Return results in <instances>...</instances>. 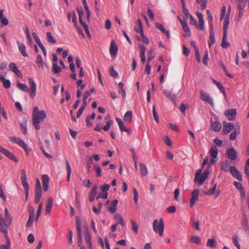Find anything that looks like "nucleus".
<instances>
[{
  "label": "nucleus",
  "instance_id": "obj_1",
  "mask_svg": "<svg viewBox=\"0 0 249 249\" xmlns=\"http://www.w3.org/2000/svg\"><path fill=\"white\" fill-rule=\"evenodd\" d=\"M46 113L44 110H41L39 112L32 115L33 125L36 130L40 129L39 124L46 118Z\"/></svg>",
  "mask_w": 249,
  "mask_h": 249
},
{
  "label": "nucleus",
  "instance_id": "obj_2",
  "mask_svg": "<svg viewBox=\"0 0 249 249\" xmlns=\"http://www.w3.org/2000/svg\"><path fill=\"white\" fill-rule=\"evenodd\" d=\"M209 174V172L208 170H205L202 174V170L201 169H197L195 174V182L200 185H202L208 178Z\"/></svg>",
  "mask_w": 249,
  "mask_h": 249
},
{
  "label": "nucleus",
  "instance_id": "obj_3",
  "mask_svg": "<svg viewBox=\"0 0 249 249\" xmlns=\"http://www.w3.org/2000/svg\"><path fill=\"white\" fill-rule=\"evenodd\" d=\"M153 230L156 233H158L160 236H161L163 234L164 231V224L162 218H160L159 221L157 219H155L153 223Z\"/></svg>",
  "mask_w": 249,
  "mask_h": 249
},
{
  "label": "nucleus",
  "instance_id": "obj_4",
  "mask_svg": "<svg viewBox=\"0 0 249 249\" xmlns=\"http://www.w3.org/2000/svg\"><path fill=\"white\" fill-rule=\"evenodd\" d=\"M9 139L11 142L18 144L25 151L27 152V145L26 143L20 138L16 137H10Z\"/></svg>",
  "mask_w": 249,
  "mask_h": 249
},
{
  "label": "nucleus",
  "instance_id": "obj_5",
  "mask_svg": "<svg viewBox=\"0 0 249 249\" xmlns=\"http://www.w3.org/2000/svg\"><path fill=\"white\" fill-rule=\"evenodd\" d=\"M210 154L212 158V159L210 160V165H212V164L216 162L217 161V156L218 154V149L215 146H213L211 148L210 150Z\"/></svg>",
  "mask_w": 249,
  "mask_h": 249
},
{
  "label": "nucleus",
  "instance_id": "obj_6",
  "mask_svg": "<svg viewBox=\"0 0 249 249\" xmlns=\"http://www.w3.org/2000/svg\"><path fill=\"white\" fill-rule=\"evenodd\" d=\"M200 99L202 100L209 104L212 106L213 105V100L207 92L203 90H200Z\"/></svg>",
  "mask_w": 249,
  "mask_h": 249
},
{
  "label": "nucleus",
  "instance_id": "obj_7",
  "mask_svg": "<svg viewBox=\"0 0 249 249\" xmlns=\"http://www.w3.org/2000/svg\"><path fill=\"white\" fill-rule=\"evenodd\" d=\"M29 84L30 85V96L32 98H34L36 95V84L31 78H29Z\"/></svg>",
  "mask_w": 249,
  "mask_h": 249
},
{
  "label": "nucleus",
  "instance_id": "obj_8",
  "mask_svg": "<svg viewBox=\"0 0 249 249\" xmlns=\"http://www.w3.org/2000/svg\"><path fill=\"white\" fill-rule=\"evenodd\" d=\"M230 171L232 176L240 181L242 180V177L240 172L233 166L230 167Z\"/></svg>",
  "mask_w": 249,
  "mask_h": 249
},
{
  "label": "nucleus",
  "instance_id": "obj_9",
  "mask_svg": "<svg viewBox=\"0 0 249 249\" xmlns=\"http://www.w3.org/2000/svg\"><path fill=\"white\" fill-rule=\"evenodd\" d=\"M198 196H199V190H198L195 189V190H194L193 191V192L191 194V197L190 201V206L191 207H192L195 204L196 202L198 200Z\"/></svg>",
  "mask_w": 249,
  "mask_h": 249
},
{
  "label": "nucleus",
  "instance_id": "obj_10",
  "mask_svg": "<svg viewBox=\"0 0 249 249\" xmlns=\"http://www.w3.org/2000/svg\"><path fill=\"white\" fill-rule=\"evenodd\" d=\"M225 116L230 121L234 120L236 116V110L235 109H231L227 110L224 113Z\"/></svg>",
  "mask_w": 249,
  "mask_h": 249
},
{
  "label": "nucleus",
  "instance_id": "obj_11",
  "mask_svg": "<svg viewBox=\"0 0 249 249\" xmlns=\"http://www.w3.org/2000/svg\"><path fill=\"white\" fill-rule=\"evenodd\" d=\"M234 128V126L232 123L225 122L223 124L222 133L223 134H227Z\"/></svg>",
  "mask_w": 249,
  "mask_h": 249
},
{
  "label": "nucleus",
  "instance_id": "obj_12",
  "mask_svg": "<svg viewBox=\"0 0 249 249\" xmlns=\"http://www.w3.org/2000/svg\"><path fill=\"white\" fill-rule=\"evenodd\" d=\"M163 93L165 96L169 99L173 103H175L176 99V95L174 94L171 91H169L167 89H164L162 91Z\"/></svg>",
  "mask_w": 249,
  "mask_h": 249
},
{
  "label": "nucleus",
  "instance_id": "obj_13",
  "mask_svg": "<svg viewBox=\"0 0 249 249\" xmlns=\"http://www.w3.org/2000/svg\"><path fill=\"white\" fill-rule=\"evenodd\" d=\"M228 11L229 12L227 13L226 18L224 19L223 22V33H228V26L230 23V8L229 7Z\"/></svg>",
  "mask_w": 249,
  "mask_h": 249
},
{
  "label": "nucleus",
  "instance_id": "obj_14",
  "mask_svg": "<svg viewBox=\"0 0 249 249\" xmlns=\"http://www.w3.org/2000/svg\"><path fill=\"white\" fill-rule=\"evenodd\" d=\"M21 181L24 189L29 188L28 182L27 179L26 172L24 170L21 171Z\"/></svg>",
  "mask_w": 249,
  "mask_h": 249
},
{
  "label": "nucleus",
  "instance_id": "obj_15",
  "mask_svg": "<svg viewBox=\"0 0 249 249\" xmlns=\"http://www.w3.org/2000/svg\"><path fill=\"white\" fill-rule=\"evenodd\" d=\"M50 178L47 175H43L42 176V185L43 187V190L46 192L49 189V182Z\"/></svg>",
  "mask_w": 249,
  "mask_h": 249
},
{
  "label": "nucleus",
  "instance_id": "obj_16",
  "mask_svg": "<svg viewBox=\"0 0 249 249\" xmlns=\"http://www.w3.org/2000/svg\"><path fill=\"white\" fill-rule=\"evenodd\" d=\"M9 69L10 71L14 72L18 77H20L22 73L18 69L16 64L14 63H11L9 65Z\"/></svg>",
  "mask_w": 249,
  "mask_h": 249
},
{
  "label": "nucleus",
  "instance_id": "obj_17",
  "mask_svg": "<svg viewBox=\"0 0 249 249\" xmlns=\"http://www.w3.org/2000/svg\"><path fill=\"white\" fill-rule=\"evenodd\" d=\"M111 55H116L118 52V46L114 41H111L109 49Z\"/></svg>",
  "mask_w": 249,
  "mask_h": 249
},
{
  "label": "nucleus",
  "instance_id": "obj_18",
  "mask_svg": "<svg viewBox=\"0 0 249 249\" xmlns=\"http://www.w3.org/2000/svg\"><path fill=\"white\" fill-rule=\"evenodd\" d=\"M196 15L198 18V21H199L198 29H199L200 30H203L204 29V21L203 20V16L202 14H201L199 12H196Z\"/></svg>",
  "mask_w": 249,
  "mask_h": 249
},
{
  "label": "nucleus",
  "instance_id": "obj_19",
  "mask_svg": "<svg viewBox=\"0 0 249 249\" xmlns=\"http://www.w3.org/2000/svg\"><path fill=\"white\" fill-rule=\"evenodd\" d=\"M17 43L18 46V50L22 56L24 57H28V55L26 52V48L25 46L23 44L20 43V42L18 41H17Z\"/></svg>",
  "mask_w": 249,
  "mask_h": 249
},
{
  "label": "nucleus",
  "instance_id": "obj_20",
  "mask_svg": "<svg viewBox=\"0 0 249 249\" xmlns=\"http://www.w3.org/2000/svg\"><path fill=\"white\" fill-rule=\"evenodd\" d=\"M227 155L229 159L232 160H235L237 158V153L236 150L233 148H230L227 150Z\"/></svg>",
  "mask_w": 249,
  "mask_h": 249
},
{
  "label": "nucleus",
  "instance_id": "obj_21",
  "mask_svg": "<svg viewBox=\"0 0 249 249\" xmlns=\"http://www.w3.org/2000/svg\"><path fill=\"white\" fill-rule=\"evenodd\" d=\"M156 27L160 30L163 34H165L168 38H170V33L168 30L165 29V28L162 26V24L158 23L155 24Z\"/></svg>",
  "mask_w": 249,
  "mask_h": 249
},
{
  "label": "nucleus",
  "instance_id": "obj_22",
  "mask_svg": "<svg viewBox=\"0 0 249 249\" xmlns=\"http://www.w3.org/2000/svg\"><path fill=\"white\" fill-rule=\"evenodd\" d=\"M97 186L95 185L89 194V200L92 202L94 200V198L97 195Z\"/></svg>",
  "mask_w": 249,
  "mask_h": 249
},
{
  "label": "nucleus",
  "instance_id": "obj_23",
  "mask_svg": "<svg viewBox=\"0 0 249 249\" xmlns=\"http://www.w3.org/2000/svg\"><path fill=\"white\" fill-rule=\"evenodd\" d=\"M36 63L39 70H43V66H46L45 63L43 62L42 57L40 54L37 56Z\"/></svg>",
  "mask_w": 249,
  "mask_h": 249
},
{
  "label": "nucleus",
  "instance_id": "obj_24",
  "mask_svg": "<svg viewBox=\"0 0 249 249\" xmlns=\"http://www.w3.org/2000/svg\"><path fill=\"white\" fill-rule=\"evenodd\" d=\"M53 199L52 197L48 198L46 208V214L49 215L53 206Z\"/></svg>",
  "mask_w": 249,
  "mask_h": 249
},
{
  "label": "nucleus",
  "instance_id": "obj_25",
  "mask_svg": "<svg viewBox=\"0 0 249 249\" xmlns=\"http://www.w3.org/2000/svg\"><path fill=\"white\" fill-rule=\"evenodd\" d=\"M228 33H223L221 46L223 48L226 49L230 46V44L227 41Z\"/></svg>",
  "mask_w": 249,
  "mask_h": 249
},
{
  "label": "nucleus",
  "instance_id": "obj_26",
  "mask_svg": "<svg viewBox=\"0 0 249 249\" xmlns=\"http://www.w3.org/2000/svg\"><path fill=\"white\" fill-rule=\"evenodd\" d=\"M0 231L5 233L7 232L6 225L3 219L2 215L0 214Z\"/></svg>",
  "mask_w": 249,
  "mask_h": 249
},
{
  "label": "nucleus",
  "instance_id": "obj_27",
  "mask_svg": "<svg viewBox=\"0 0 249 249\" xmlns=\"http://www.w3.org/2000/svg\"><path fill=\"white\" fill-rule=\"evenodd\" d=\"M140 170L141 175L142 177L146 176L147 175L148 171L146 165L142 163H140Z\"/></svg>",
  "mask_w": 249,
  "mask_h": 249
},
{
  "label": "nucleus",
  "instance_id": "obj_28",
  "mask_svg": "<svg viewBox=\"0 0 249 249\" xmlns=\"http://www.w3.org/2000/svg\"><path fill=\"white\" fill-rule=\"evenodd\" d=\"M114 219L117 221L118 225L119 224L122 226L125 224L123 217L120 214H116L114 216Z\"/></svg>",
  "mask_w": 249,
  "mask_h": 249
},
{
  "label": "nucleus",
  "instance_id": "obj_29",
  "mask_svg": "<svg viewBox=\"0 0 249 249\" xmlns=\"http://www.w3.org/2000/svg\"><path fill=\"white\" fill-rule=\"evenodd\" d=\"M240 133L239 127H238L237 128H234V131L232 132L230 135V140L231 141L235 140L237 135Z\"/></svg>",
  "mask_w": 249,
  "mask_h": 249
},
{
  "label": "nucleus",
  "instance_id": "obj_30",
  "mask_svg": "<svg viewBox=\"0 0 249 249\" xmlns=\"http://www.w3.org/2000/svg\"><path fill=\"white\" fill-rule=\"evenodd\" d=\"M84 233H85V240H86L87 244L91 242L90 236L88 232V229L86 226H83Z\"/></svg>",
  "mask_w": 249,
  "mask_h": 249
},
{
  "label": "nucleus",
  "instance_id": "obj_31",
  "mask_svg": "<svg viewBox=\"0 0 249 249\" xmlns=\"http://www.w3.org/2000/svg\"><path fill=\"white\" fill-rule=\"evenodd\" d=\"M132 112L131 111H127L124 114V120L125 122L130 123L132 121Z\"/></svg>",
  "mask_w": 249,
  "mask_h": 249
},
{
  "label": "nucleus",
  "instance_id": "obj_32",
  "mask_svg": "<svg viewBox=\"0 0 249 249\" xmlns=\"http://www.w3.org/2000/svg\"><path fill=\"white\" fill-rule=\"evenodd\" d=\"M229 161L225 160L222 163L221 169L225 172H229L230 171V167Z\"/></svg>",
  "mask_w": 249,
  "mask_h": 249
},
{
  "label": "nucleus",
  "instance_id": "obj_33",
  "mask_svg": "<svg viewBox=\"0 0 249 249\" xmlns=\"http://www.w3.org/2000/svg\"><path fill=\"white\" fill-rule=\"evenodd\" d=\"M212 127L213 130L216 132H218L221 130L222 128V125L219 122H215L212 123Z\"/></svg>",
  "mask_w": 249,
  "mask_h": 249
},
{
  "label": "nucleus",
  "instance_id": "obj_34",
  "mask_svg": "<svg viewBox=\"0 0 249 249\" xmlns=\"http://www.w3.org/2000/svg\"><path fill=\"white\" fill-rule=\"evenodd\" d=\"M189 242L199 245L201 243V239L199 236L192 235L190 237Z\"/></svg>",
  "mask_w": 249,
  "mask_h": 249
},
{
  "label": "nucleus",
  "instance_id": "obj_35",
  "mask_svg": "<svg viewBox=\"0 0 249 249\" xmlns=\"http://www.w3.org/2000/svg\"><path fill=\"white\" fill-rule=\"evenodd\" d=\"M4 155L5 156H6L7 157H8L9 159H11V160H12L15 162L18 161V160H17V158H16V157L15 156V155L13 153H12L11 152L9 151L8 150H6V151L5 152V153L4 154Z\"/></svg>",
  "mask_w": 249,
  "mask_h": 249
},
{
  "label": "nucleus",
  "instance_id": "obj_36",
  "mask_svg": "<svg viewBox=\"0 0 249 249\" xmlns=\"http://www.w3.org/2000/svg\"><path fill=\"white\" fill-rule=\"evenodd\" d=\"M116 121L118 123L119 128L121 131H124V129H125L126 127L124 123V122L122 121V120L119 118H116Z\"/></svg>",
  "mask_w": 249,
  "mask_h": 249
},
{
  "label": "nucleus",
  "instance_id": "obj_37",
  "mask_svg": "<svg viewBox=\"0 0 249 249\" xmlns=\"http://www.w3.org/2000/svg\"><path fill=\"white\" fill-rule=\"evenodd\" d=\"M52 70L54 74H56L60 72L62 69L57 65V63H53L52 65Z\"/></svg>",
  "mask_w": 249,
  "mask_h": 249
},
{
  "label": "nucleus",
  "instance_id": "obj_38",
  "mask_svg": "<svg viewBox=\"0 0 249 249\" xmlns=\"http://www.w3.org/2000/svg\"><path fill=\"white\" fill-rule=\"evenodd\" d=\"M17 86L20 89L24 92H29L30 91V90L29 89L27 86L26 84L20 83H18Z\"/></svg>",
  "mask_w": 249,
  "mask_h": 249
},
{
  "label": "nucleus",
  "instance_id": "obj_39",
  "mask_svg": "<svg viewBox=\"0 0 249 249\" xmlns=\"http://www.w3.org/2000/svg\"><path fill=\"white\" fill-rule=\"evenodd\" d=\"M181 26L184 32L185 33V35L188 36H190L191 32L187 24L186 23H183Z\"/></svg>",
  "mask_w": 249,
  "mask_h": 249
},
{
  "label": "nucleus",
  "instance_id": "obj_40",
  "mask_svg": "<svg viewBox=\"0 0 249 249\" xmlns=\"http://www.w3.org/2000/svg\"><path fill=\"white\" fill-rule=\"evenodd\" d=\"M5 217L6 220V222L10 225L12 221V218L11 217L10 213L8 212V209L7 208H5Z\"/></svg>",
  "mask_w": 249,
  "mask_h": 249
},
{
  "label": "nucleus",
  "instance_id": "obj_41",
  "mask_svg": "<svg viewBox=\"0 0 249 249\" xmlns=\"http://www.w3.org/2000/svg\"><path fill=\"white\" fill-rule=\"evenodd\" d=\"M155 50L153 48H151L148 53V59L147 62L150 63V61L155 57Z\"/></svg>",
  "mask_w": 249,
  "mask_h": 249
},
{
  "label": "nucleus",
  "instance_id": "obj_42",
  "mask_svg": "<svg viewBox=\"0 0 249 249\" xmlns=\"http://www.w3.org/2000/svg\"><path fill=\"white\" fill-rule=\"evenodd\" d=\"M93 169L96 172L97 177H101L102 176V171L98 164H95L93 165Z\"/></svg>",
  "mask_w": 249,
  "mask_h": 249
},
{
  "label": "nucleus",
  "instance_id": "obj_43",
  "mask_svg": "<svg viewBox=\"0 0 249 249\" xmlns=\"http://www.w3.org/2000/svg\"><path fill=\"white\" fill-rule=\"evenodd\" d=\"M216 241L214 239H209L207 240L206 246L213 248L215 247Z\"/></svg>",
  "mask_w": 249,
  "mask_h": 249
},
{
  "label": "nucleus",
  "instance_id": "obj_44",
  "mask_svg": "<svg viewBox=\"0 0 249 249\" xmlns=\"http://www.w3.org/2000/svg\"><path fill=\"white\" fill-rule=\"evenodd\" d=\"M27 122L26 121H24L22 123H20L21 130L24 134H26L27 133Z\"/></svg>",
  "mask_w": 249,
  "mask_h": 249
},
{
  "label": "nucleus",
  "instance_id": "obj_45",
  "mask_svg": "<svg viewBox=\"0 0 249 249\" xmlns=\"http://www.w3.org/2000/svg\"><path fill=\"white\" fill-rule=\"evenodd\" d=\"M246 4V1L245 0H239L237 8L238 10H244Z\"/></svg>",
  "mask_w": 249,
  "mask_h": 249
},
{
  "label": "nucleus",
  "instance_id": "obj_46",
  "mask_svg": "<svg viewBox=\"0 0 249 249\" xmlns=\"http://www.w3.org/2000/svg\"><path fill=\"white\" fill-rule=\"evenodd\" d=\"M118 86L119 89V92L122 93L123 97L124 98L125 96V91L124 89V85L123 83L120 82L118 84Z\"/></svg>",
  "mask_w": 249,
  "mask_h": 249
},
{
  "label": "nucleus",
  "instance_id": "obj_47",
  "mask_svg": "<svg viewBox=\"0 0 249 249\" xmlns=\"http://www.w3.org/2000/svg\"><path fill=\"white\" fill-rule=\"evenodd\" d=\"M46 36L47 38V40L49 42L53 44L56 43V40L53 38L51 33L49 32H47L46 34Z\"/></svg>",
  "mask_w": 249,
  "mask_h": 249
},
{
  "label": "nucleus",
  "instance_id": "obj_48",
  "mask_svg": "<svg viewBox=\"0 0 249 249\" xmlns=\"http://www.w3.org/2000/svg\"><path fill=\"white\" fill-rule=\"evenodd\" d=\"M131 223L132 225V231L135 233H138V225L137 223L133 220H131Z\"/></svg>",
  "mask_w": 249,
  "mask_h": 249
},
{
  "label": "nucleus",
  "instance_id": "obj_49",
  "mask_svg": "<svg viewBox=\"0 0 249 249\" xmlns=\"http://www.w3.org/2000/svg\"><path fill=\"white\" fill-rule=\"evenodd\" d=\"M194 49L195 51V55L196 61L198 62H200L201 61V58L199 54V50L196 45H194Z\"/></svg>",
  "mask_w": 249,
  "mask_h": 249
},
{
  "label": "nucleus",
  "instance_id": "obj_50",
  "mask_svg": "<svg viewBox=\"0 0 249 249\" xmlns=\"http://www.w3.org/2000/svg\"><path fill=\"white\" fill-rule=\"evenodd\" d=\"M113 124V121L111 120H109L107 122V124L103 127V129L105 131H107L109 130L110 126Z\"/></svg>",
  "mask_w": 249,
  "mask_h": 249
},
{
  "label": "nucleus",
  "instance_id": "obj_51",
  "mask_svg": "<svg viewBox=\"0 0 249 249\" xmlns=\"http://www.w3.org/2000/svg\"><path fill=\"white\" fill-rule=\"evenodd\" d=\"M34 217H33V214H29V219L26 223L27 227H30L32 226L34 221Z\"/></svg>",
  "mask_w": 249,
  "mask_h": 249
},
{
  "label": "nucleus",
  "instance_id": "obj_52",
  "mask_svg": "<svg viewBox=\"0 0 249 249\" xmlns=\"http://www.w3.org/2000/svg\"><path fill=\"white\" fill-rule=\"evenodd\" d=\"M141 36H142V41L144 43H145L146 44H149V40L148 39L144 36V33H143V30H141V32H139Z\"/></svg>",
  "mask_w": 249,
  "mask_h": 249
},
{
  "label": "nucleus",
  "instance_id": "obj_53",
  "mask_svg": "<svg viewBox=\"0 0 249 249\" xmlns=\"http://www.w3.org/2000/svg\"><path fill=\"white\" fill-rule=\"evenodd\" d=\"M237 239L238 236L234 235L232 238V242L234 246L236 247L238 249H240V246Z\"/></svg>",
  "mask_w": 249,
  "mask_h": 249
},
{
  "label": "nucleus",
  "instance_id": "obj_54",
  "mask_svg": "<svg viewBox=\"0 0 249 249\" xmlns=\"http://www.w3.org/2000/svg\"><path fill=\"white\" fill-rule=\"evenodd\" d=\"M216 188V184H215L212 188L209 189L207 191V192H206L205 194L207 195H212L213 194L215 191Z\"/></svg>",
  "mask_w": 249,
  "mask_h": 249
},
{
  "label": "nucleus",
  "instance_id": "obj_55",
  "mask_svg": "<svg viewBox=\"0 0 249 249\" xmlns=\"http://www.w3.org/2000/svg\"><path fill=\"white\" fill-rule=\"evenodd\" d=\"M196 2L198 3H200L201 9L204 10L206 8V3L207 2V0H197Z\"/></svg>",
  "mask_w": 249,
  "mask_h": 249
},
{
  "label": "nucleus",
  "instance_id": "obj_56",
  "mask_svg": "<svg viewBox=\"0 0 249 249\" xmlns=\"http://www.w3.org/2000/svg\"><path fill=\"white\" fill-rule=\"evenodd\" d=\"M42 207H43V204L42 203H41L39 204V206L38 207V209L37 210V213H36V221L37 220V219H38V218L40 215Z\"/></svg>",
  "mask_w": 249,
  "mask_h": 249
},
{
  "label": "nucleus",
  "instance_id": "obj_57",
  "mask_svg": "<svg viewBox=\"0 0 249 249\" xmlns=\"http://www.w3.org/2000/svg\"><path fill=\"white\" fill-rule=\"evenodd\" d=\"M137 24H138V26H139V29L138 30L136 27L134 28V30L136 32H141V30H143V28H142V22L140 20V19H137Z\"/></svg>",
  "mask_w": 249,
  "mask_h": 249
},
{
  "label": "nucleus",
  "instance_id": "obj_58",
  "mask_svg": "<svg viewBox=\"0 0 249 249\" xmlns=\"http://www.w3.org/2000/svg\"><path fill=\"white\" fill-rule=\"evenodd\" d=\"M220 67H221V68L222 69V70L224 71L225 74L227 76H228L229 77L231 78H232L233 77V76L230 73H229L228 72V71L227 70V69L226 68V67L224 66V65L223 63H222L221 64Z\"/></svg>",
  "mask_w": 249,
  "mask_h": 249
},
{
  "label": "nucleus",
  "instance_id": "obj_59",
  "mask_svg": "<svg viewBox=\"0 0 249 249\" xmlns=\"http://www.w3.org/2000/svg\"><path fill=\"white\" fill-rule=\"evenodd\" d=\"M152 111H153V114L154 118L155 121L156 122L158 123L159 121V119L158 114L156 111V107L155 105H153V106Z\"/></svg>",
  "mask_w": 249,
  "mask_h": 249
},
{
  "label": "nucleus",
  "instance_id": "obj_60",
  "mask_svg": "<svg viewBox=\"0 0 249 249\" xmlns=\"http://www.w3.org/2000/svg\"><path fill=\"white\" fill-rule=\"evenodd\" d=\"M190 24L195 26L196 28H198V24H197L196 20L194 18L193 16L192 15H190Z\"/></svg>",
  "mask_w": 249,
  "mask_h": 249
},
{
  "label": "nucleus",
  "instance_id": "obj_61",
  "mask_svg": "<svg viewBox=\"0 0 249 249\" xmlns=\"http://www.w3.org/2000/svg\"><path fill=\"white\" fill-rule=\"evenodd\" d=\"M215 42L214 35H210V41L209 42V47H211V46L214 44Z\"/></svg>",
  "mask_w": 249,
  "mask_h": 249
},
{
  "label": "nucleus",
  "instance_id": "obj_62",
  "mask_svg": "<svg viewBox=\"0 0 249 249\" xmlns=\"http://www.w3.org/2000/svg\"><path fill=\"white\" fill-rule=\"evenodd\" d=\"M3 87L6 89H9L11 86L10 81L9 80L5 79L3 82Z\"/></svg>",
  "mask_w": 249,
  "mask_h": 249
},
{
  "label": "nucleus",
  "instance_id": "obj_63",
  "mask_svg": "<svg viewBox=\"0 0 249 249\" xmlns=\"http://www.w3.org/2000/svg\"><path fill=\"white\" fill-rule=\"evenodd\" d=\"M109 188L110 186L107 184H105L103 186L101 187L102 191L104 193H106L107 191L109 190Z\"/></svg>",
  "mask_w": 249,
  "mask_h": 249
},
{
  "label": "nucleus",
  "instance_id": "obj_64",
  "mask_svg": "<svg viewBox=\"0 0 249 249\" xmlns=\"http://www.w3.org/2000/svg\"><path fill=\"white\" fill-rule=\"evenodd\" d=\"M7 244L6 245H1L0 246V249H10V240H7Z\"/></svg>",
  "mask_w": 249,
  "mask_h": 249
}]
</instances>
